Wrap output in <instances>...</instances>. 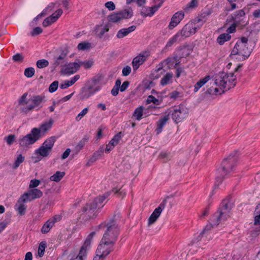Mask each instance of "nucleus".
Here are the masks:
<instances>
[{"mask_svg": "<svg viewBox=\"0 0 260 260\" xmlns=\"http://www.w3.org/2000/svg\"><path fill=\"white\" fill-rule=\"evenodd\" d=\"M175 58H176V59H177L176 57H175ZM174 63H175L174 67L175 68H176V76L177 78H179L181 74L183 72V70L181 68L177 67V66L179 64V62H177V60H174ZM170 64H171V63H170ZM171 64H173V63H171Z\"/></svg>", "mask_w": 260, "mask_h": 260, "instance_id": "3c124183", "label": "nucleus"}, {"mask_svg": "<svg viewBox=\"0 0 260 260\" xmlns=\"http://www.w3.org/2000/svg\"><path fill=\"white\" fill-rule=\"evenodd\" d=\"M40 184V181L38 179H32L30 180L29 188H34L38 186Z\"/></svg>", "mask_w": 260, "mask_h": 260, "instance_id": "6e6d98bb", "label": "nucleus"}, {"mask_svg": "<svg viewBox=\"0 0 260 260\" xmlns=\"http://www.w3.org/2000/svg\"><path fill=\"white\" fill-rule=\"evenodd\" d=\"M58 84L59 83L57 81H55L53 82L49 87V92L52 93L55 91L58 87Z\"/></svg>", "mask_w": 260, "mask_h": 260, "instance_id": "864d4df0", "label": "nucleus"}, {"mask_svg": "<svg viewBox=\"0 0 260 260\" xmlns=\"http://www.w3.org/2000/svg\"><path fill=\"white\" fill-rule=\"evenodd\" d=\"M27 202L28 201H27L22 196H21L18 200L14 206V209L18 212L19 215L22 216L25 214L27 207L25 203Z\"/></svg>", "mask_w": 260, "mask_h": 260, "instance_id": "6ab92c4d", "label": "nucleus"}, {"mask_svg": "<svg viewBox=\"0 0 260 260\" xmlns=\"http://www.w3.org/2000/svg\"><path fill=\"white\" fill-rule=\"evenodd\" d=\"M169 118V115L166 113V115L161 117L157 122V128L156 129L157 134H159L162 132L164 126L166 125Z\"/></svg>", "mask_w": 260, "mask_h": 260, "instance_id": "b1692460", "label": "nucleus"}, {"mask_svg": "<svg viewBox=\"0 0 260 260\" xmlns=\"http://www.w3.org/2000/svg\"><path fill=\"white\" fill-rule=\"evenodd\" d=\"M80 78L79 75H76L70 79V80H65L60 84V88L61 89L68 88L69 87L73 85Z\"/></svg>", "mask_w": 260, "mask_h": 260, "instance_id": "cd10ccee", "label": "nucleus"}, {"mask_svg": "<svg viewBox=\"0 0 260 260\" xmlns=\"http://www.w3.org/2000/svg\"><path fill=\"white\" fill-rule=\"evenodd\" d=\"M120 139L121 137L120 135H115L106 145L105 152L109 153L112 150H113V148L118 144Z\"/></svg>", "mask_w": 260, "mask_h": 260, "instance_id": "5701e85b", "label": "nucleus"}, {"mask_svg": "<svg viewBox=\"0 0 260 260\" xmlns=\"http://www.w3.org/2000/svg\"><path fill=\"white\" fill-rule=\"evenodd\" d=\"M91 48V44L87 42H82L79 43L77 46V49L79 50L84 51Z\"/></svg>", "mask_w": 260, "mask_h": 260, "instance_id": "ea45409f", "label": "nucleus"}, {"mask_svg": "<svg viewBox=\"0 0 260 260\" xmlns=\"http://www.w3.org/2000/svg\"><path fill=\"white\" fill-rule=\"evenodd\" d=\"M62 10L61 9H58L56 12L52 14L50 16L46 18L43 22V26L45 27H47L59 18L62 14Z\"/></svg>", "mask_w": 260, "mask_h": 260, "instance_id": "aec40b11", "label": "nucleus"}, {"mask_svg": "<svg viewBox=\"0 0 260 260\" xmlns=\"http://www.w3.org/2000/svg\"><path fill=\"white\" fill-rule=\"evenodd\" d=\"M166 205V201H164L160 204L159 206L155 208L148 219V224L149 225L153 224L160 215Z\"/></svg>", "mask_w": 260, "mask_h": 260, "instance_id": "f3484780", "label": "nucleus"}, {"mask_svg": "<svg viewBox=\"0 0 260 260\" xmlns=\"http://www.w3.org/2000/svg\"><path fill=\"white\" fill-rule=\"evenodd\" d=\"M99 90L100 88L91 85L83 88L80 93V98L81 100H87Z\"/></svg>", "mask_w": 260, "mask_h": 260, "instance_id": "a211bd4d", "label": "nucleus"}, {"mask_svg": "<svg viewBox=\"0 0 260 260\" xmlns=\"http://www.w3.org/2000/svg\"><path fill=\"white\" fill-rule=\"evenodd\" d=\"M173 77L174 75L172 73H167L160 79L159 82L160 85L162 86H165L167 85L172 84L173 83Z\"/></svg>", "mask_w": 260, "mask_h": 260, "instance_id": "bb28decb", "label": "nucleus"}, {"mask_svg": "<svg viewBox=\"0 0 260 260\" xmlns=\"http://www.w3.org/2000/svg\"><path fill=\"white\" fill-rule=\"evenodd\" d=\"M188 109L183 105H179L167 110L166 113L172 116L173 120L176 123L181 121L188 114Z\"/></svg>", "mask_w": 260, "mask_h": 260, "instance_id": "9d476101", "label": "nucleus"}, {"mask_svg": "<svg viewBox=\"0 0 260 260\" xmlns=\"http://www.w3.org/2000/svg\"><path fill=\"white\" fill-rule=\"evenodd\" d=\"M6 142L9 145H12L15 140V137L14 135H9L8 137L5 138Z\"/></svg>", "mask_w": 260, "mask_h": 260, "instance_id": "bf43d9fd", "label": "nucleus"}, {"mask_svg": "<svg viewBox=\"0 0 260 260\" xmlns=\"http://www.w3.org/2000/svg\"><path fill=\"white\" fill-rule=\"evenodd\" d=\"M131 72V68L129 66H127L126 67L123 68L122 71V75L124 76H127Z\"/></svg>", "mask_w": 260, "mask_h": 260, "instance_id": "680f3d73", "label": "nucleus"}, {"mask_svg": "<svg viewBox=\"0 0 260 260\" xmlns=\"http://www.w3.org/2000/svg\"><path fill=\"white\" fill-rule=\"evenodd\" d=\"M105 196H100L94 201L88 203L85 207V211L89 214L94 215L98 210L104 206L103 202L106 199Z\"/></svg>", "mask_w": 260, "mask_h": 260, "instance_id": "f8f14e48", "label": "nucleus"}, {"mask_svg": "<svg viewBox=\"0 0 260 260\" xmlns=\"http://www.w3.org/2000/svg\"><path fill=\"white\" fill-rule=\"evenodd\" d=\"M105 228H107L106 232L104 233L103 236L107 235V237L109 240L110 239L112 235L115 236V242L117 240V238L119 233V229L117 225L115 223L113 224H106L105 223H102L99 225L96 228V230H100L101 229H104Z\"/></svg>", "mask_w": 260, "mask_h": 260, "instance_id": "ddd939ff", "label": "nucleus"}, {"mask_svg": "<svg viewBox=\"0 0 260 260\" xmlns=\"http://www.w3.org/2000/svg\"><path fill=\"white\" fill-rule=\"evenodd\" d=\"M46 247V244L45 242H42L40 243L38 250V255L39 257L44 255Z\"/></svg>", "mask_w": 260, "mask_h": 260, "instance_id": "79ce46f5", "label": "nucleus"}, {"mask_svg": "<svg viewBox=\"0 0 260 260\" xmlns=\"http://www.w3.org/2000/svg\"><path fill=\"white\" fill-rule=\"evenodd\" d=\"M80 69L78 60L67 63L62 67L60 73L62 75L70 76L76 73Z\"/></svg>", "mask_w": 260, "mask_h": 260, "instance_id": "2eb2a0df", "label": "nucleus"}, {"mask_svg": "<svg viewBox=\"0 0 260 260\" xmlns=\"http://www.w3.org/2000/svg\"><path fill=\"white\" fill-rule=\"evenodd\" d=\"M198 5V0H191L188 4L183 7V10L186 12H189L196 8Z\"/></svg>", "mask_w": 260, "mask_h": 260, "instance_id": "7c9ffc66", "label": "nucleus"}, {"mask_svg": "<svg viewBox=\"0 0 260 260\" xmlns=\"http://www.w3.org/2000/svg\"><path fill=\"white\" fill-rule=\"evenodd\" d=\"M146 102L147 104L153 103L156 105H159L162 103V99H156L152 95H149L147 98Z\"/></svg>", "mask_w": 260, "mask_h": 260, "instance_id": "a19ab883", "label": "nucleus"}, {"mask_svg": "<svg viewBox=\"0 0 260 260\" xmlns=\"http://www.w3.org/2000/svg\"><path fill=\"white\" fill-rule=\"evenodd\" d=\"M95 235V232H92L91 233H90L87 236L83 245L84 246V247H86V248L90 249L91 242Z\"/></svg>", "mask_w": 260, "mask_h": 260, "instance_id": "c9c22d12", "label": "nucleus"}, {"mask_svg": "<svg viewBox=\"0 0 260 260\" xmlns=\"http://www.w3.org/2000/svg\"><path fill=\"white\" fill-rule=\"evenodd\" d=\"M253 16L255 18H260V9H256L252 13Z\"/></svg>", "mask_w": 260, "mask_h": 260, "instance_id": "774afa93", "label": "nucleus"}, {"mask_svg": "<svg viewBox=\"0 0 260 260\" xmlns=\"http://www.w3.org/2000/svg\"><path fill=\"white\" fill-rule=\"evenodd\" d=\"M25 159V157L23 156L22 154H19L17 157L16 160H15V162L13 166V168L14 169H16L19 167L20 165L22 163Z\"/></svg>", "mask_w": 260, "mask_h": 260, "instance_id": "e433bc0d", "label": "nucleus"}, {"mask_svg": "<svg viewBox=\"0 0 260 260\" xmlns=\"http://www.w3.org/2000/svg\"><path fill=\"white\" fill-rule=\"evenodd\" d=\"M251 53V49L248 47V39L243 37L236 43L231 54L233 59L243 60L247 58Z\"/></svg>", "mask_w": 260, "mask_h": 260, "instance_id": "7ed1b4c3", "label": "nucleus"}, {"mask_svg": "<svg viewBox=\"0 0 260 260\" xmlns=\"http://www.w3.org/2000/svg\"><path fill=\"white\" fill-rule=\"evenodd\" d=\"M55 141V137H50L46 139L39 148L35 150L33 157L35 159V162L40 161L43 157H47L49 155Z\"/></svg>", "mask_w": 260, "mask_h": 260, "instance_id": "423d86ee", "label": "nucleus"}, {"mask_svg": "<svg viewBox=\"0 0 260 260\" xmlns=\"http://www.w3.org/2000/svg\"><path fill=\"white\" fill-rule=\"evenodd\" d=\"M89 249L82 245L79 251V254L77 255V256L78 257H80L81 259L84 260V258L86 255L87 251Z\"/></svg>", "mask_w": 260, "mask_h": 260, "instance_id": "09e8293b", "label": "nucleus"}, {"mask_svg": "<svg viewBox=\"0 0 260 260\" xmlns=\"http://www.w3.org/2000/svg\"><path fill=\"white\" fill-rule=\"evenodd\" d=\"M65 175L64 172L57 171L50 177V180L54 182H59Z\"/></svg>", "mask_w": 260, "mask_h": 260, "instance_id": "f704fd0d", "label": "nucleus"}, {"mask_svg": "<svg viewBox=\"0 0 260 260\" xmlns=\"http://www.w3.org/2000/svg\"><path fill=\"white\" fill-rule=\"evenodd\" d=\"M180 93L177 91H174L171 93H170L168 95V96L173 100H176L180 96Z\"/></svg>", "mask_w": 260, "mask_h": 260, "instance_id": "4d7b16f0", "label": "nucleus"}, {"mask_svg": "<svg viewBox=\"0 0 260 260\" xmlns=\"http://www.w3.org/2000/svg\"><path fill=\"white\" fill-rule=\"evenodd\" d=\"M245 14V12L243 10H239L236 12V16L234 19L244 16Z\"/></svg>", "mask_w": 260, "mask_h": 260, "instance_id": "69168bd1", "label": "nucleus"}, {"mask_svg": "<svg viewBox=\"0 0 260 260\" xmlns=\"http://www.w3.org/2000/svg\"><path fill=\"white\" fill-rule=\"evenodd\" d=\"M136 28V26L132 25L128 28H122L118 31L116 37L118 39H121L134 31Z\"/></svg>", "mask_w": 260, "mask_h": 260, "instance_id": "a878e982", "label": "nucleus"}, {"mask_svg": "<svg viewBox=\"0 0 260 260\" xmlns=\"http://www.w3.org/2000/svg\"><path fill=\"white\" fill-rule=\"evenodd\" d=\"M211 79L210 76L208 75L205 77L201 78L198 81L194 86L193 91L194 92H197L201 87H202L208 81Z\"/></svg>", "mask_w": 260, "mask_h": 260, "instance_id": "c85d7f7f", "label": "nucleus"}, {"mask_svg": "<svg viewBox=\"0 0 260 260\" xmlns=\"http://www.w3.org/2000/svg\"><path fill=\"white\" fill-rule=\"evenodd\" d=\"M163 1L158 5L151 7H144L141 11V15L144 17L152 16L157 11L158 8L161 7Z\"/></svg>", "mask_w": 260, "mask_h": 260, "instance_id": "4be33fe9", "label": "nucleus"}, {"mask_svg": "<svg viewBox=\"0 0 260 260\" xmlns=\"http://www.w3.org/2000/svg\"><path fill=\"white\" fill-rule=\"evenodd\" d=\"M53 122L52 119H49L43 122L39 127L32 128L28 134L20 138L18 142L20 147L23 148H28L45 136L47 132L51 128Z\"/></svg>", "mask_w": 260, "mask_h": 260, "instance_id": "f03ea898", "label": "nucleus"}, {"mask_svg": "<svg viewBox=\"0 0 260 260\" xmlns=\"http://www.w3.org/2000/svg\"><path fill=\"white\" fill-rule=\"evenodd\" d=\"M13 59L15 61L21 62L23 59V56L20 53H17L13 56Z\"/></svg>", "mask_w": 260, "mask_h": 260, "instance_id": "e2e57ef3", "label": "nucleus"}, {"mask_svg": "<svg viewBox=\"0 0 260 260\" xmlns=\"http://www.w3.org/2000/svg\"><path fill=\"white\" fill-rule=\"evenodd\" d=\"M175 60V58H168L163 62L158 64L156 67L155 69L152 71L151 78L154 80L159 78L161 75H164L166 72L165 70L164 69V64L174 63Z\"/></svg>", "mask_w": 260, "mask_h": 260, "instance_id": "4468645a", "label": "nucleus"}, {"mask_svg": "<svg viewBox=\"0 0 260 260\" xmlns=\"http://www.w3.org/2000/svg\"><path fill=\"white\" fill-rule=\"evenodd\" d=\"M43 32V29L40 27H36L34 28L31 32V35L32 36H36L41 34Z\"/></svg>", "mask_w": 260, "mask_h": 260, "instance_id": "052dcab7", "label": "nucleus"}, {"mask_svg": "<svg viewBox=\"0 0 260 260\" xmlns=\"http://www.w3.org/2000/svg\"><path fill=\"white\" fill-rule=\"evenodd\" d=\"M146 60V56L144 55H139L135 57L132 62L133 70H137Z\"/></svg>", "mask_w": 260, "mask_h": 260, "instance_id": "393cba45", "label": "nucleus"}, {"mask_svg": "<svg viewBox=\"0 0 260 260\" xmlns=\"http://www.w3.org/2000/svg\"><path fill=\"white\" fill-rule=\"evenodd\" d=\"M88 108L83 109L75 117L76 121H79L88 112Z\"/></svg>", "mask_w": 260, "mask_h": 260, "instance_id": "49530a36", "label": "nucleus"}, {"mask_svg": "<svg viewBox=\"0 0 260 260\" xmlns=\"http://www.w3.org/2000/svg\"><path fill=\"white\" fill-rule=\"evenodd\" d=\"M236 77L233 73H219L215 75L207 92L211 95H220L236 85Z\"/></svg>", "mask_w": 260, "mask_h": 260, "instance_id": "f257e3e1", "label": "nucleus"}, {"mask_svg": "<svg viewBox=\"0 0 260 260\" xmlns=\"http://www.w3.org/2000/svg\"><path fill=\"white\" fill-rule=\"evenodd\" d=\"M36 64L38 68L42 69L47 67L49 65V62L48 60L43 59L38 60Z\"/></svg>", "mask_w": 260, "mask_h": 260, "instance_id": "de8ad7c7", "label": "nucleus"}, {"mask_svg": "<svg viewBox=\"0 0 260 260\" xmlns=\"http://www.w3.org/2000/svg\"><path fill=\"white\" fill-rule=\"evenodd\" d=\"M34 73L35 69L33 68H26L24 71V75L28 78L32 77Z\"/></svg>", "mask_w": 260, "mask_h": 260, "instance_id": "603ef678", "label": "nucleus"}, {"mask_svg": "<svg viewBox=\"0 0 260 260\" xmlns=\"http://www.w3.org/2000/svg\"><path fill=\"white\" fill-rule=\"evenodd\" d=\"M143 108L142 107L137 108L135 110L133 115L135 117H136L137 120H140L141 119L143 115Z\"/></svg>", "mask_w": 260, "mask_h": 260, "instance_id": "c03bdc74", "label": "nucleus"}, {"mask_svg": "<svg viewBox=\"0 0 260 260\" xmlns=\"http://www.w3.org/2000/svg\"><path fill=\"white\" fill-rule=\"evenodd\" d=\"M105 6L109 11H113L116 8L115 4L111 1L105 3Z\"/></svg>", "mask_w": 260, "mask_h": 260, "instance_id": "13d9d810", "label": "nucleus"}, {"mask_svg": "<svg viewBox=\"0 0 260 260\" xmlns=\"http://www.w3.org/2000/svg\"><path fill=\"white\" fill-rule=\"evenodd\" d=\"M209 15V13H208L206 15L202 14L199 18L194 20V21L189 22L187 23L180 31L177 33L179 35L180 38L189 37L195 34L206 22V16Z\"/></svg>", "mask_w": 260, "mask_h": 260, "instance_id": "39448f33", "label": "nucleus"}, {"mask_svg": "<svg viewBox=\"0 0 260 260\" xmlns=\"http://www.w3.org/2000/svg\"><path fill=\"white\" fill-rule=\"evenodd\" d=\"M129 84V82L124 81L122 83V85L120 87V91L123 92V91H125L128 87Z\"/></svg>", "mask_w": 260, "mask_h": 260, "instance_id": "0e129e2a", "label": "nucleus"}, {"mask_svg": "<svg viewBox=\"0 0 260 260\" xmlns=\"http://www.w3.org/2000/svg\"><path fill=\"white\" fill-rule=\"evenodd\" d=\"M54 225L53 221H52L50 219H48L42 228L41 231L42 233L46 234L49 232Z\"/></svg>", "mask_w": 260, "mask_h": 260, "instance_id": "72a5a7b5", "label": "nucleus"}, {"mask_svg": "<svg viewBox=\"0 0 260 260\" xmlns=\"http://www.w3.org/2000/svg\"><path fill=\"white\" fill-rule=\"evenodd\" d=\"M27 93H24L19 101L20 110L22 113L27 114L35 108L38 107L44 101V97L41 95H35L26 100Z\"/></svg>", "mask_w": 260, "mask_h": 260, "instance_id": "20e7f679", "label": "nucleus"}, {"mask_svg": "<svg viewBox=\"0 0 260 260\" xmlns=\"http://www.w3.org/2000/svg\"><path fill=\"white\" fill-rule=\"evenodd\" d=\"M115 236L112 235L110 239L109 240L106 234L103 236L102 240L99 245L96 253H98L100 255L106 257L113 249V246L115 243Z\"/></svg>", "mask_w": 260, "mask_h": 260, "instance_id": "0eeeda50", "label": "nucleus"}, {"mask_svg": "<svg viewBox=\"0 0 260 260\" xmlns=\"http://www.w3.org/2000/svg\"><path fill=\"white\" fill-rule=\"evenodd\" d=\"M21 196L25 198L27 201L30 202L42 197L43 196V192L40 189L34 188L28 190Z\"/></svg>", "mask_w": 260, "mask_h": 260, "instance_id": "dca6fc26", "label": "nucleus"}, {"mask_svg": "<svg viewBox=\"0 0 260 260\" xmlns=\"http://www.w3.org/2000/svg\"><path fill=\"white\" fill-rule=\"evenodd\" d=\"M61 217L59 215H56L54 217L51 218H50L52 221H53V223L54 224L55 222L59 221L61 220Z\"/></svg>", "mask_w": 260, "mask_h": 260, "instance_id": "338daca9", "label": "nucleus"}, {"mask_svg": "<svg viewBox=\"0 0 260 260\" xmlns=\"http://www.w3.org/2000/svg\"><path fill=\"white\" fill-rule=\"evenodd\" d=\"M230 212L228 209L227 205H225L220 210L219 212L216 213L210 219V224L207 225L203 233H205L206 230H210L211 227L216 226L219 223L220 221L225 220L228 217H229Z\"/></svg>", "mask_w": 260, "mask_h": 260, "instance_id": "1a4fd4ad", "label": "nucleus"}, {"mask_svg": "<svg viewBox=\"0 0 260 260\" xmlns=\"http://www.w3.org/2000/svg\"><path fill=\"white\" fill-rule=\"evenodd\" d=\"M54 8V4H51L49 5L46 9H45L40 14H39L38 16H37L34 19V21H37L38 19L44 17L47 14H48L50 12H51Z\"/></svg>", "mask_w": 260, "mask_h": 260, "instance_id": "2f4dec72", "label": "nucleus"}, {"mask_svg": "<svg viewBox=\"0 0 260 260\" xmlns=\"http://www.w3.org/2000/svg\"><path fill=\"white\" fill-rule=\"evenodd\" d=\"M238 24L237 22H234L233 24H232L226 30V34H229V35L232 33H234L236 31V26Z\"/></svg>", "mask_w": 260, "mask_h": 260, "instance_id": "5fc2aeb1", "label": "nucleus"}, {"mask_svg": "<svg viewBox=\"0 0 260 260\" xmlns=\"http://www.w3.org/2000/svg\"><path fill=\"white\" fill-rule=\"evenodd\" d=\"M88 140V138L87 136H85L77 144L75 147L76 149L78 151L81 150L84 147L85 145L87 142Z\"/></svg>", "mask_w": 260, "mask_h": 260, "instance_id": "4c0bfd02", "label": "nucleus"}, {"mask_svg": "<svg viewBox=\"0 0 260 260\" xmlns=\"http://www.w3.org/2000/svg\"><path fill=\"white\" fill-rule=\"evenodd\" d=\"M181 40V38H180L179 35L176 34L175 36L169 39L165 46V48H167L171 47L175 42L177 41H180Z\"/></svg>", "mask_w": 260, "mask_h": 260, "instance_id": "58836bf2", "label": "nucleus"}, {"mask_svg": "<svg viewBox=\"0 0 260 260\" xmlns=\"http://www.w3.org/2000/svg\"><path fill=\"white\" fill-rule=\"evenodd\" d=\"M231 39V36L229 34H221L217 38V42L219 45H222L225 42L229 41Z\"/></svg>", "mask_w": 260, "mask_h": 260, "instance_id": "473e14b6", "label": "nucleus"}, {"mask_svg": "<svg viewBox=\"0 0 260 260\" xmlns=\"http://www.w3.org/2000/svg\"><path fill=\"white\" fill-rule=\"evenodd\" d=\"M184 14L183 12L179 11L174 14L171 18V22L168 26L170 29L176 27L184 18Z\"/></svg>", "mask_w": 260, "mask_h": 260, "instance_id": "412c9836", "label": "nucleus"}, {"mask_svg": "<svg viewBox=\"0 0 260 260\" xmlns=\"http://www.w3.org/2000/svg\"><path fill=\"white\" fill-rule=\"evenodd\" d=\"M104 152V148L103 147H101L100 148V149L97 150L96 152H95L90 159H89L88 162L87 164L89 165V163H93V162L95 161L98 159H100L101 156H102Z\"/></svg>", "mask_w": 260, "mask_h": 260, "instance_id": "c756f323", "label": "nucleus"}, {"mask_svg": "<svg viewBox=\"0 0 260 260\" xmlns=\"http://www.w3.org/2000/svg\"><path fill=\"white\" fill-rule=\"evenodd\" d=\"M254 224L260 225V205H257L255 211Z\"/></svg>", "mask_w": 260, "mask_h": 260, "instance_id": "a18cd8bd", "label": "nucleus"}, {"mask_svg": "<svg viewBox=\"0 0 260 260\" xmlns=\"http://www.w3.org/2000/svg\"><path fill=\"white\" fill-rule=\"evenodd\" d=\"M133 15V10L129 8L116 13H113L108 17L109 21L111 22L118 23L124 19H128Z\"/></svg>", "mask_w": 260, "mask_h": 260, "instance_id": "9b49d317", "label": "nucleus"}, {"mask_svg": "<svg viewBox=\"0 0 260 260\" xmlns=\"http://www.w3.org/2000/svg\"><path fill=\"white\" fill-rule=\"evenodd\" d=\"M66 55L61 54L58 57L54 58V64L55 66H57L62 62V60L64 59Z\"/></svg>", "mask_w": 260, "mask_h": 260, "instance_id": "8fccbe9b", "label": "nucleus"}, {"mask_svg": "<svg viewBox=\"0 0 260 260\" xmlns=\"http://www.w3.org/2000/svg\"><path fill=\"white\" fill-rule=\"evenodd\" d=\"M234 161L233 158H229L223 161L221 168L218 170L215 181L216 185H218L222 182L223 176L231 172L234 165Z\"/></svg>", "mask_w": 260, "mask_h": 260, "instance_id": "6e6552de", "label": "nucleus"}, {"mask_svg": "<svg viewBox=\"0 0 260 260\" xmlns=\"http://www.w3.org/2000/svg\"><path fill=\"white\" fill-rule=\"evenodd\" d=\"M78 62L79 67L80 68L81 66H83L85 69H90L93 64V61L91 60H86L85 61H81L78 60Z\"/></svg>", "mask_w": 260, "mask_h": 260, "instance_id": "37998d69", "label": "nucleus"}]
</instances>
